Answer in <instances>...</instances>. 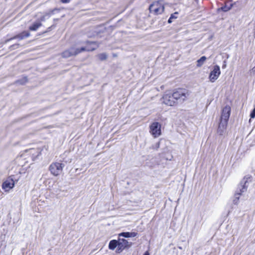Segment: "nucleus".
Here are the masks:
<instances>
[{
	"label": "nucleus",
	"instance_id": "nucleus-1",
	"mask_svg": "<svg viewBox=\"0 0 255 255\" xmlns=\"http://www.w3.org/2000/svg\"><path fill=\"white\" fill-rule=\"evenodd\" d=\"M231 108L229 106H225L222 110L220 122L219 125L218 132L222 134L226 129L228 121L230 116Z\"/></svg>",
	"mask_w": 255,
	"mask_h": 255
},
{
	"label": "nucleus",
	"instance_id": "nucleus-2",
	"mask_svg": "<svg viewBox=\"0 0 255 255\" xmlns=\"http://www.w3.org/2000/svg\"><path fill=\"white\" fill-rule=\"evenodd\" d=\"M149 132L154 138H157L161 135V125L157 122L151 123L149 126Z\"/></svg>",
	"mask_w": 255,
	"mask_h": 255
},
{
	"label": "nucleus",
	"instance_id": "nucleus-3",
	"mask_svg": "<svg viewBox=\"0 0 255 255\" xmlns=\"http://www.w3.org/2000/svg\"><path fill=\"white\" fill-rule=\"evenodd\" d=\"M64 166V164L62 163L54 162L50 164L49 170L51 174L57 176L62 173Z\"/></svg>",
	"mask_w": 255,
	"mask_h": 255
},
{
	"label": "nucleus",
	"instance_id": "nucleus-4",
	"mask_svg": "<svg viewBox=\"0 0 255 255\" xmlns=\"http://www.w3.org/2000/svg\"><path fill=\"white\" fill-rule=\"evenodd\" d=\"M149 9L150 12L155 15H158L161 14L164 11V6L159 0L153 2L150 5Z\"/></svg>",
	"mask_w": 255,
	"mask_h": 255
},
{
	"label": "nucleus",
	"instance_id": "nucleus-5",
	"mask_svg": "<svg viewBox=\"0 0 255 255\" xmlns=\"http://www.w3.org/2000/svg\"><path fill=\"white\" fill-rule=\"evenodd\" d=\"M41 150L39 148H31L26 150L23 153L24 157L30 158L32 161H35L41 154Z\"/></svg>",
	"mask_w": 255,
	"mask_h": 255
},
{
	"label": "nucleus",
	"instance_id": "nucleus-6",
	"mask_svg": "<svg viewBox=\"0 0 255 255\" xmlns=\"http://www.w3.org/2000/svg\"><path fill=\"white\" fill-rule=\"evenodd\" d=\"M221 73V69L219 66H214L209 75V81L212 83L215 82L219 78Z\"/></svg>",
	"mask_w": 255,
	"mask_h": 255
},
{
	"label": "nucleus",
	"instance_id": "nucleus-7",
	"mask_svg": "<svg viewBox=\"0 0 255 255\" xmlns=\"http://www.w3.org/2000/svg\"><path fill=\"white\" fill-rule=\"evenodd\" d=\"M15 186V182L13 179L9 177L4 180L2 182L1 187L2 189L6 192H9L10 190L13 188Z\"/></svg>",
	"mask_w": 255,
	"mask_h": 255
},
{
	"label": "nucleus",
	"instance_id": "nucleus-8",
	"mask_svg": "<svg viewBox=\"0 0 255 255\" xmlns=\"http://www.w3.org/2000/svg\"><path fill=\"white\" fill-rule=\"evenodd\" d=\"M162 103L167 106H172L175 104V101L171 93H165L162 98Z\"/></svg>",
	"mask_w": 255,
	"mask_h": 255
},
{
	"label": "nucleus",
	"instance_id": "nucleus-9",
	"mask_svg": "<svg viewBox=\"0 0 255 255\" xmlns=\"http://www.w3.org/2000/svg\"><path fill=\"white\" fill-rule=\"evenodd\" d=\"M172 94L173 98L175 99V101L180 99L184 101L188 96V93L183 90H177Z\"/></svg>",
	"mask_w": 255,
	"mask_h": 255
},
{
	"label": "nucleus",
	"instance_id": "nucleus-10",
	"mask_svg": "<svg viewBox=\"0 0 255 255\" xmlns=\"http://www.w3.org/2000/svg\"><path fill=\"white\" fill-rule=\"evenodd\" d=\"M131 246V244H129L128 241L125 239L120 240L118 243V248L117 249V252L121 253L125 249L128 247H129Z\"/></svg>",
	"mask_w": 255,
	"mask_h": 255
},
{
	"label": "nucleus",
	"instance_id": "nucleus-11",
	"mask_svg": "<svg viewBox=\"0 0 255 255\" xmlns=\"http://www.w3.org/2000/svg\"><path fill=\"white\" fill-rule=\"evenodd\" d=\"M79 53H80V49L72 48L68 50H66L63 52L62 53V56L65 58H68L71 56L77 55Z\"/></svg>",
	"mask_w": 255,
	"mask_h": 255
},
{
	"label": "nucleus",
	"instance_id": "nucleus-12",
	"mask_svg": "<svg viewBox=\"0 0 255 255\" xmlns=\"http://www.w3.org/2000/svg\"><path fill=\"white\" fill-rule=\"evenodd\" d=\"M247 190V187L245 184L242 186V188L240 190L239 192H237L235 194L233 202L235 204H237L242 193L245 192Z\"/></svg>",
	"mask_w": 255,
	"mask_h": 255
},
{
	"label": "nucleus",
	"instance_id": "nucleus-13",
	"mask_svg": "<svg viewBox=\"0 0 255 255\" xmlns=\"http://www.w3.org/2000/svg\"><path fill=\"white\" fill-rule=\"evenodd\" d=\"M98 44L96 42H89L87 43L86 47L82 48L80 49V52L84 51H93L97 49Z\"/></svg>",
	"mask_w": 255,
	"mask_h": 255
},
{
	"label": "nucleus",
	"instance_id": "nucleus-14",
	"mask_svg": "<svg viewBox=\"0 0 255 255\" xmlns=\"http://www.w3.org/2000/svg\"><path fill=\"white\" fill-rule=\"evenodd\" d=\"M137 236L135 232H123L119 234V237H124L125 238L135 237Z\"/></svg>",
	"mask_w": 255,
	"mask_h": 255
},
{
	"label": "nucleus",
	"instance_id": "nucleus-15",
	"mask_svg": "<svg viewBox=\"0 0 255 255\" xmlns=\"http://www.w3.org/2000/svg\"><path fill=\"white\" fill-rule=\"evenodd\" d=\"M119 242L116 240H111L109 244V249L111 250H114L117 247L118 248Z\"/></svg>",
	"mask_w": 255,
	"mask_h": 255
},
{
	"label": "nucleus",
	"instance_id": "nucleus-16",
	"mask_svg": "<svg viewBox=\"0 0 255 255\" xmlns=\"http://www.w3.org/2000/svg\"><path fill=\"white\" fill-rule=\"evenodd\" d=\"M207 60V58L205 56H202L200 59H199L196 62V66L198 68H200L202 67L205 63Z\"/></svg>",
	"mask_w": 255,
	"mask_h": 255
},
{
	"label": "nucleus",
	"instance_id": "nucleus-17",
	"mask_svg": "<svg viewBox=\"0 0 255 255\" xmlns=\"http://www.w3.org/2000/svg\"><path fill=\"white\" fill-rule=\"evenodd\" d=\"M29 35H30V34L29 32L24 31V32H22L21 33L17 35L15 37H14L13 38H14V39L18 38L19 39H22L24 38V37H28L29 36Z\"/></svg>",
	"mask_w": 255,
	"mask_h": 255
},
{
	"label": "nucleus",
	"instance_id": "nucleus-18",
	"mask_svg": "<svg viewBox=\"0 0 255 255\" xmlns=\"http://www.w3.org/2000/svg\"><path fill=\"white\" fill-rule=\"evenodd\" d=\"M41 26V23L40 22H36L34 23L30 27L29 29L32 31L36 30L40 26Z\"/></svg>",
	"mask_w": 255,
	"mask_h": 255
},
{
	"label": "nucleus",
	"instance_id": "nucleus-19",
	"mask_svg": "<svg viewBox=\"0 0 255 255\" xmlns=\"http://www.w3.org/2000/svg\"><path fill=\"white\" fill-rule=\"evenodd\" d=\"M97 57L100 60L104 61V60H105L107 59L108 56H107V54H106L105 53H103L98 54L97 55Z\"/></svg>",
	"mask_w": 255,
	"mask_h": 255
},
{
	"label": "nucleus",
	"instance_id": "nucleus-20",
	"mask_svg": "<svg viewBox=\"0 0 255 255\" xmlns=\"http://www.w3.org/2000/svg\"><path fill=\"white\" fill-rule=\"evenodd\" d=\"M232 7V4L231 3H226L225 6L222 7V9L225 11H227L231 9Z\"/></svg>",
	"mask_w": 255,
	"mask_h": 255
},
{
	"label": "nucleus",
	"instance_id": "nucleus-21",
	"mask_svg": "<svg viewBox=\"0 0 255 255\" xmlns=\"http://www.w3.org/2000/svg\"><path fill=\"white\" fill-rule=\"evenodd\" d=\"M172 19H173V15H171L170 18H169L168 22V23H170L172 22Z\"/></svg>",
	"mask_w": 255,
	"mask_h": 255
},
{
	"label": "nucleus",
	"instance_id": "nucleus-22",
	"mask_svg": "<svg viewBox=\"0 0 255 255\" xmlns=\"http://www.w3.org/2000/svg\"><path fill=\"white\" fill-rule=\"evenodd\" d=\"M61 0L63 3H68V2H70V1L71 0Z\"/></svg>",
	"mask_w": 255,
	"mask_h": 255
},
{
	"label": "nucleus",
	"instance_id": "nucleus-23",
	"mask_svg": "<svg viewBox=\"0 0 255 255\" xmlns=\"http://www.w3.org/2000/svg\"><path fill=\"white\" fill-rule=\"evenodd\" d=\"M177 13H178L177 12H175L174 14L171 15H173V19L176 18V16H175V14H177Z\"/></svg>",
	"mask_w": 255,
	"mask_h": 255
},
{
	"label": "nucleus",
	"instance_id": "nucleus-24",
	"mask_svg": "<svg viewBox=\"0 0 255 255\" xmlns=\"http://www.w3.org/2000/svg\"><path fill=\"white\" fill-rule=\"evenodd\" d=\"M45 19V17L44 16H43L42 17L40 18V20L41 21H44Z\"/></svg>",
	"mask_w": 255,
	"mask_h": 255
},
{
	"label": "nucleus",
	"instance_id": "nucleus-25",
	"mask_svg": "<svg viewBox=\"0 0 255 255\" xmlns=\"http://www.w3.org/2000/svg\"><path fill=\"white\" fill-rule=\"evenodd\" d=\"M252 72L255 74V66L252 69Z\"/></svg>",
	"mask_w": 255,
	"mask_h": 255
},
{
	"label": "nucleus",
	"instance_id": "nucleus-26",
	"mask_svg": "<svg viewBox=\"0 0 255 255\" xmlns=\"http://www.w3.org/2000/svg\"><path fill=\"white\" fill-rule=\"evenodd\" d=\"M143 255H149V254L147 252H146Z\"/></svg>",
	"mask_w": 255,
	"mask_h": 255
}]
</instances>
